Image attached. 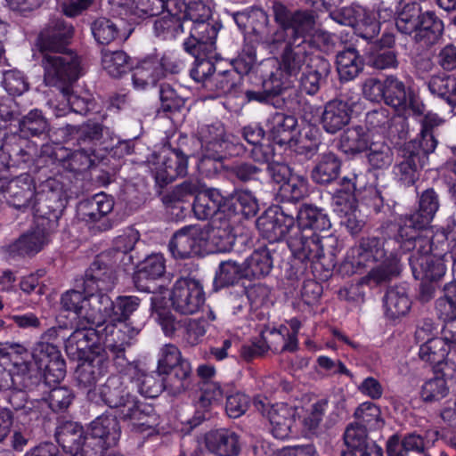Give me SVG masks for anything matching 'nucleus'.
I'll return each mask as SVG.
<instances>
[{
	"label": "nucleus",
	"mask_w": 456,
	"mask_h": 456,
	"mask_svg": "<svg viewBox=\"0 0 456 456\" xmlns=\"http://www.w3.org/2000/svg\"><path fill=\"white\" fill-rule=\"evenodd\" d=\"M272 12L278 28L261 36L260 42L271 50L283 46L279 69L289 77H297L315 56L312 53V41L307 38L315 26L314 13L310 10L293 11L278 1L273 2Z\"/></svg>",
	"instance_id": "obj_1"
},
{
	"label": "nucleus",
	"mask_w": 456,
	"mask_h": 456,
	"mask_svg": "<svg viewBox=\"0 0 456 456\" xmlns=\"http://www.w3.org/2000/svg\"><path fill=\"white\" fill-rule=\"evenodd\" d=\"M73 32L71 25L62 19H54L41 31L37 40V46L43 56L44 83L62 92L78 77V58L67 49Z\"/></svg>",
	"instance_id": "obj_2"
},
{
	"label": "nucleus",
	"mask_w": 456,
	"mask_h": 456,
	"mask_svg": "<svg viewBox=\"0 0 456 456\" xmlns=\"http://www.w3.org/2000/svg\"><path fill=\"white\" fill-rule=\"evenodd\" d=\"M399 241L403 252H411L409 264L416 280L438 281L445 275L446 238L444 233Z\"/></svg>",
	"instance_id": "obj_3"
},
{
	"label": "nucleus",
	"mask_w": 456,
	"mask_h": 456,
	"mask_svg": "<svg viewBox=\"0 0 456 456\" xmlns=\"http://www.w3.org/2000/svg\"><path fill=\"white\" fill-rule=\"evenodd\" d=\"M140 305L141 299L135 296H118L113 300L112 322L124 324L120 328L112 327L110 334L106 338V349L111 354L113 364L119 372L124 371L129 364L126 349L141 331L140 327L127 323Z\"/></svg>",
	"instance_id": "obj_4"
},
{
	"label": "nucleus",
	"mask_w": 456,
	"mask_h": 456,
	"mask_svg": "<svg viewBox=\"0 0 456 456\" xmlns=\"http://www.w3.org/2000/svg\"><path fill=\"white\" fill-rule=\"evenodd\" d=\"M0 366L10 367L15 390L39 391L42 376L30 359V354L21 345L5 343L0 347Z\"/></svg>",
	"instance_id": "obj_5"
},
{
	"label": "nucleus",
	"mask_w": 456,
	"mask_h": 456,
	"mask_svg": "<svg viewBox=\"0 0 456 456\" xmlns=\"http://www.w3.org/2000/svg\"><path fill=\"white\" fill-rule=\"evenodd\" d=\"M440 207L439 197L434 189L425 190L419 198V208L400 218L397 240L430 237L428 228Z\"/></svg>",
	"instance_id": "obj_6"
},
{
	"label": "nucleus",
	"mask_w": 456,
	"mask_h": 456,
	"mask_svg": "<svg viewBox=\"0 0 456 456\" xmlns=\"http://www.w3.org/2000/svg\"><path fill=\"white\" fill-rule=\"evenodd\" d=\"M397 233L394 238L383 240L378 237H362L346 253L345 265H350L353 273L360 272L371 264L379 262L393 250L402 251Z\"/></svg>",
	"instance_id": "obj_7"
},
{
	"label": "nucleus",
	"mask_w": 456,
	"mask_h": 456,
	"mask_svg": "<svg viewBox=\"0 0 456 456\" xmlns=\"http://www.w3.org/2000/svg\"><path fill=\"white\" fill-rule=\"evenodd\" d=\"M120 434L116 417L100 416L92 421L78 453L81 456H102L107 448L117 444Z\"/></svg>",
	"instance_id": "obj_8"
},
{
	"label": "nucleus",
	"mask_w": 456,
	"mask_h": 456,
	"mask_svg": "<svg viewBox=\"0 0 456 456\" xmlns=\"http://www.w3.org/2000/svg\"><path fill=\"white\" fill-rule=\"evenodd\" d=\"M68 201L62 183L55 178H48L40 185L37 194L36 216L42 217L40 224L59 227V219Z\"/></svg>",
	"instance_id": "obj_9"
},
{
	"label": "nucleus",
	"mask_w": 456,
	"mask_h": 456,
	"mask_svg": "<svg viewBox=\"0 0 456 456\" xmlns=\"http://www.w3.org/2000/svg\"><path fill=\"white\" fill-rule=\"evenodd\" d=\"M431 153L426 151L418 142H406L401 149L399 159L393 169L397 182L407 187L414 185Z\"/></svg>",
	"instance_id": "obj_10"
},
{
	"label": "nucleus",
	"mask_w": 456,
	"mask_h": 456,
	"mask_svg": "<svg viewBox=\"0 0 456 456\" xmlns=\"http://www.w3.org/2000/svg\"><path fill=\"white\" fill-rule=\"evenodd\" d=\"M294 401H255V407L266 417L272 426L271 432L277 439H286L292 434Z\"/></svg>",
	"instance_id": "obj_11"
},
{
	"label": "nucleus",
	"mask_w": 456,
	"mask_h": 456,
	"mask_svg": "<svg viewBox=\"0 0 456 456\" xmlns=\"http://www.w3.org/2000/svg\"><path fill=\"white\" fill-rule=\"evenodd\" d=\"M152 158V172L157 183L161 185H167L187 174L188 157L180 149H163Z\"/></svg>",
	"instance_id": "obj_12"
},
{
	"label": "nucleus",
	"mask_w": 456,
	"mask_h": 456,
	"mask_svg": "<svg viewBox=\"0 0 456 456\" xmlns=\"http://www.w3.org/2000/svg\"><path fill=\"white\" fill-rule=\"evenodd\" d=\"M170 301L173 309L182 314H196L205 302L203 287L196 280L181 278L173 286Z\"/></svg>",
	"instance_id": "obj_13"
},
{
	"label": "nucleus",
	"mask_w": 456,
	"mask_h": 456,
	"mask_svg": "<svg viewBox=\"0 0 456 456\" xmlns=\"http://www.w3.org/2000/svg\"><path fill=\"white\" fill-rule=\"evenodd\" d=\"M205 233L200 224L186 225L172 236L168 243L175 258L185 259L206 253Z\"/></svg>",
	"instance_id": "obj_14"
},
{
	"label": "nucleus",
	"mask_w": 456,
	"mask_h": 456,
	"mask_svg": "<svg viewBox=\"0 0 456 456\" xmlns=\"http://www.w3.org/2000/svg\"><path fill=\"white\" fill-rule=\"evenodd\" d=\"M365 131L376 139H384L385 136H395L404 139L407 135L406 120L400 116L391 117L386 108L367 112L365 117Z\"/></svg>",
	"instance_id": "obj_15"
},
{
	"label": "nucleus",
	"mask_w": 456,
	"mask_h": 456,
	"mask_svg": "<svg viewBox=\"0 0 456 456\" xmlns=\"http://www.w3.org/2000/svg\"><path fill=\"white\" fill-rule=\"evenodd\" d=\"M198 140L201 151H208L212 158L224 159L226 152L232 154V147L239 148L237 153L242 149V145L235 143L233 137L225 133L224 126L220 122L209 125H202L198 130Z\"/></svg>",
	"instance_id": "obj_16"
},
{
	"label": "nucleus",
	"mask_w": 456,
	"mask_h": 456,
	"mask_svg": "<svg viewBox=\"0 0 456 456\" xmlns=\"http://www.w3.org/2000/svg\"><path fill=\"white\" fill-rule=\"evenodd\" d=\"M287 244L293 256L301 262H315L324 256L321 237L311 229L295 227Z\"/></svg>",
	"instance_id": "obj_17"
},
{
	"label": "nucleus",
	"mask_w": 456,
	"mask_h": 456,
	"mask_svg": "<svg viewBox=\"0 0 456 456\" xmlns=\"http://www.w3.org/2000/svg\"><path fill=\"white\" fill-rule=\"evenodd\" d=\"M232 217L219 213L209 224L201 225L205 233V249L209 252H224L231 248L234 242Z\"/></svg>",
	"instance_id": "obj_18"
},
{
	"label": "nucleus",
	"mask_w": 456,
	"mask_h": 456,
	"mask_svg": "<svg viewBox=\"0 0 456 456\" xmlns=\"http://www.w3.org/2000/svg\"><path fill=\"white\" fill-rule=\"evenodd\" d=\"M35 216V226L8 247L10 256H25L37 254L50 241L51 235L57 231L58 227L52 229L48 224L44 223V225H41L40 222L43 218Z\"/></svg>",
	"instance_id": "obj_19"
},
{
	"label": "nucleus",
	"mask_w": 456,
	"mask_h": 456,
	"mask_svg": "<svg viewBox=\"0 0 456 456\" xmlns=\"http://www.w3.org/2000/svg\"><path fill=\"white\" fill-rule=\"evenodd\" d=\"M256 226L262 236L270 242L280 241L289 237L295 226V217L284 212L282 208L279 211H267L257 218Z\"/></svg>",
	"instance_id": "obj_20"
},
{
	"label": "nucleus",
	"mask_w": 456,
	"mask_h": 456,
	"mask_svg": "<svg viewBox=\"0 0 456 456\" xmlns=\"http://www.w3.org/2000/svg\"><path fill=\"white\" fill-rule=\"evenodd\" d=\"M4 194L7 202L15 208H31L36 212L37 193L30 175L25 173L12 179L6 185Z\"/></svg>",
	"instance_id": "obj_21"
},
{
	"label": "nucleus",
	"mask_w": 456,
	"mask_h": 456,
	"mask_svg": "<svg viewBox=\"0 0 456 456\" xmlns=\"http://www.w3.org/2000/svg\"><path fill=\"white\" fill-rule=\"evenodd\" d=\"M97 334L94 329H77L65 342L68 356L75 361L86 359L93 354H111L106 348L96 346ZM112 357V355H110Z\"/></svg>",
	"instance_id": "obj_22"
},
{
	"label": "nucleus",
	"mask_w": 456,
	"mask_h": 456,
	"mask_svg": "<svg viewBox=\"0 0 456 456\" xmlns=\"http://www.w3.org/2000/svg\"><path fill=\"white\" fill-rule=\"evenodd\" d=\"M219 28L208 21L191 24L190 36L183 42V49L190 54L211 55L216 50Z\"/></svg>",
	"instance_id": "obj_23"
},
{
	"label": "nucleus",
	"mask_w": 456,
	"mask_h": 456,
	"mask_svg": "<svg viewBox=\"0 0 456 456\" xmlns=\"http://www.w3.org/2000/svg\"><path fill=\"white\" fill-rule=\"evenodd\" d=\"M117 281L112 266L109 265L102 256H97L86 269L82 289L84 292L111 291Z\"/></svg>",
	"instance_id": "obj_24"
},
{
	"label": "nucleus",
	"mask_w": 456,
	"mask_h": 456,
	"mask_svg": "<svg viewBox=\"0 0 456 456\" xmlns=\"http://www.w3.org/2000/svg\"><path fill=\"white\" fill-rule=\"evenodd\" d=\"M110 406L118 408V416L128 420L133 431L147 434L152 432V424L150 421L153 411L151 405L143 401H124L120 405L110 403Z\"/></svg>",
	"instance_id": "obj_25"
},
{
	"label": "nucleus",
	"mask_w": 456,
	"mask_h": 456,
	"mask_svg": "<svg viewBox=\"0 0 456 456\" xmlns=\"http://www.w3.org/2000/svg\"><path fill=\"white\" fill-rule=\"evenodd\" d=\"M330 71V61L321 55H315L307 67L301 71L302 75L299 78L301 92L315 95L327 84Z\"/></svg>",
	"instance_id": "obj_26"
},
{
	"label": "nucleus",
	"mask_w": 456,
	"mask_h": 456,
	"mask_svg": "<svg viewBox=\"0 0 456 456\" xmlns=\"http://www.w3.org/2000/svg\"><path fill=\"white\" fill-rule=\"evenodd\" d=\"M165 61L166 59L159 61L154 56L142 60L133 71L134 86L137 89H145L150 86H154L164 75V69H169L172 73L177 72L178 65L169 69Z\"/></svg>",
	"instance_id": "obj_27"
},
{
	"label": "nucleus",
	"mask_w": 456,
	"mask_h": 456,
	"mask_svg": "<svg viewBox=\"0 0 456 456\" xmlns=\"http://www.w3.org/2000/svg\"><path fill=\"white\" fill-rule=\"evenodd\" d=\"M192 209L199 220L214 218L219 213L228 215L227 198H224L217 189H207L195 196Z\"/></svg>",
	"instance_id": "obj_28"
},
{
	"label": "nucleus",
	"mask_w": 456,
	"mask_h": 456,
	"mask_svg": "<svg viewBox=\"0 0 456 456\" xmlns=\"http://www.w3.org/2000/svg\"><path fill=\"white\" fill-rule=\"evenodd\" d=\"M110 291L84 292L86 294L84 320L92 325L100 326L107 320L112 322L113 300L108 295Z\"/></svg>",
	"instance_id": "obj_29"
},
{
	"label": "nucleus",
	"mask_w": 456,
	"mask_h": 456,
	"mask_svg": "<svg viewBox=\"0 0 456 456\" xmlns=\"http://www.w3.org/2000/svg\"><path fill=\"white\" fill-rule=\"evenodd\" d=\"M207 449L216 456H238L240 452V437L232 430L219 428L205 436Z\"/></svg>",
	"instance_id": "obj_30"
},
{
	"label": "nucleus",
	"mask_w": 456,
	"mask_h": 456,
	"mask_svg": "<svg viewBox=\"0 0 456 456\" xmlns=\"http://www.w3.org/2000/svg\"><path fill=\"white\" fill-rule=\"evenodd\" d=\"M351 113L352 109L346 102L339 99L329 101L321 117L322 128L330 134H336L349 124Z\"/></svg>",
	"instance_id": "obj_31"
},
{
	"label": "nucleus",
	"mask_w": 456,
	"mask_h": 456,
	"mask_svg": "<svg viewBox=\"0 0 456 456\" xmlns=\"http://www.w3.org/2000/svg\"><path fill=\"white\" fill-rule=\"evenodd\" d=\"M3 148L7 151L12 166L28 167L38 157L37 145L21 135L11 136Z\"/></svg>",
	"instance_id": "obj_32"
},
{
	"label": "nucleus",
	"mask_w": 456,
	"mask_h": 456,
	"mask_svg": "<svg viewBox=\"0 0 456 456\" xmlns=\"http://www.w3.org/2000/svg\"><path fill=\"white\" fill-rule=\"evenodd\" d=\"M110 354H100L77 361L79 363L76 369V377L79 384L91 387L101 377L104 376L110 367Z\"/></svg>",
	"instance_id": "obj_33"
},
{
	"label": "nucleus",
	"mask_w": 456,
	"mask_h": 456,
	"mask_svg": "<svg viewBox=\"0 0 456 456\" xmlns=\"http://www.w3.org/2000/svg\"><path fill=\"white\" fill-rule=\"evenodd\" d=\"M295 404L294 423H298L305 433L314 431L322 419L327 401H299Z\"/></svg>",
	"instance_id": "obj_34"
},
{
	"label": "nucleus",
	"mask_w": 456,
	"mask_h": 456,
	"mask_svg": "<svg viewBox=\"0 0 456 456\" xmlns=\"http://www.w3.org/2000/svg\"><path fill=\"white\" fill-rule=\"evenodd\" d=\"M242 78L234 70H224L216 73L211 81H207L205 90L209 97L216 98L222 95L238 97L241 92Z\"/></svg>",
	"instance_id": "obj_35"
},
{
	"label": "nucleus",
	"mask_w": 456,
	"mask_h": 456,
	"mask_svg": "<svg viewBox=\"0 0 456 456\" xmlns=\"http://www.w3.org/2000/svg\"><path fill=\"white\" fill-rule=\"evenodd\" d=\"M166 260L162 254H151L144 258L138 265L134 276V282L138 290L151 292L148 285L142 284L144 280L154 281L164 275Z\"/></svg>",
	"instance_id": "obj_36"
},
{
	"label": "nucleus",
	"mask_w": 456,
	"mask_h": 456,
	"mask_svg": "<svg viewBox=\"0 0 456 456\" xmlns=\"http://www.w3.org/2000/svg\"><path fill=\"white\" fill-rule=\"evenodd\" d=\"M165 12L154 21V35L162 40L175 39L183 33L185 22L174 5H169Z\"/></svg>",
	"instance_id": "obj_37"
},
{
	"label": "nucleus",
	"mask_w": 456,
	"mask_h": 456,
	"mask_svg": "<svg viewBox=\"0 0 456 456\" xmlns=\"http://www.w3.org/2000/svg\"><path fill=\"white\" fill-rule=\"evenodd\" d=\"M113 198L101 192L81 202L79 211L86 222L96 223L106 217L113 210Z\"/></svg>",
	"instance_id": "obj_38"
},
{
	"label": "nucleus",
	"mask_w": 456,
	"mask_h": 456,
	"mask_svg": "<svg viewBox=\"0 0 456 456\" xmlns=\"http://www.w3.org/2000/svg\"><path fill=\"white\" fill-rule=\"evenodd\" d=\"M444 33V23L435 12H422L418 29L414 33V40L423 42L426 45L436 44Z\"/></svg>",
	"instance_id": "obj_39"
},
{
	"label": "nucleus",
	"mask_w": 456,
	"mask_h": 456,
	"mask_svg": "<svg viewBox=\"0 0 456 456\" xmlns=\"http://www.w3.org/2000/svg\"><path fill=\"white\" fill-rule=\"evenodd\" d=\"M383 302L385 314L391 320L406 315L411 305L407 289L403 286L389 288L384 296Z\"/></svg>",
	"instance_id": "obj_40"
},
{
	"label": "nucleus",
	"mask_w": 456,
	"mask_h": 456,
	"mask_svg": "<svg viewBox=\"0 0 456 456\" xmlns=\"http://www.w3.org/2000/svg\"><path fill=\"white\" fill-rule=\"evenodd\" d=\"M55 436L63 450L72 455L78 454L85 437L83 427L73 421L61 423L57 427Z\"/></svg>",
	"instance_id": "obj_41"
},
{
	"label": "nucleus",
	"mask_w": 456,
	"mask_h": 456,
	"mask_svg": "<svg viewBox=\"0 0 456 456\" xmlns=\"http://www.w3.org/2000/svg\"><path fill=\"white\" fill-rule=\"evenodd\" d=\"M295 226L300 229L308 228L317 232L329 230L331 224L323 209L305 204L297 212V224H295Z\"/></svg>",
	"instance_id": "obj_42"
},
{
	"label": "nucleus",
	"mask_w": 456,
	"mask_h": 456,
	"mask_svg": "<svg viewBox=\"0 0 456 456\" xmlns=\"http://www.w3.org/2000/svg\"><path fill=\"white\" fill-rule=\"evenodd\" d=\"M372 137L363 126H351L340 135L339 149L348 155L362 153L367 151Z\"/></svg>",
	"instance_id": "obj_43"
},
{
	"label": "nucleus",
	"mask_w": 456,
	"mask_h": 456,
	"mask_svg": "<svg viewBox=\"0 0 456 456\" xmlns=\"http://www.w3.org/2000/svg\"><path fill=\"white\" fill-rule=\"evenodd\" d=\"M337 70L340 81L354 80L362 71L364 62L355 48L349 47L337 54Z\"/></svg>",
	"instance_id": "obj_44"
},
{
	"label": "nucleus",
	"mask_w": 456,
	"mask_h": 456,
	"mask_svg": "<svg viewBox=\"0 0 456 456\" xmlns=\"http://www.w3.org/2000/svg\"><path fill=\"white\" fill-rule=\"evenodd\" d=\"M341 161L333 152L320 155L315 167L312 170V179L319 184H328L336 180L339 175Z\"/></svg>",
	"instance_id": "obj_45"
},
{
	"label": "nucleus",
	"mask_w": 456,
	"mask_h": 456,
	"mask_svg": "<svg viewBox=\"0 0 456 456\" xmlns=\"http://www.w3.org/2000/svg\"><path fill=\"white\" fill-rule=\"evenodd\" d=\"M228 216L238 213L244 216H254L258 211V201L253 192L248 189L235 190L227 197Z\"/></svg>",
	"instance_id": "obj_46"
},
{
	"label": "nucleus",
	"mask_w": 456,
	"mask_h": 456,
	"mask_svg": "<svg viewBox=\"0 0 456 456\" xmlns=\"http://www.w3.org/2000/svg\"><path fill=\"white\" fill-rule=\"evenodd\" d=\"M380 265L372 268L369 273L362 278V282L367 284L379 285L388 281L400 272L398 252L395 248L389 253V256L379 261Z\"/></svg>",
	"instance_id": "obj_47"
},
{
	"label": "nucleus",
	"mask_w": 456,
	"mask_h": 456,
	"mask_svg": "<svg viewBox=\"0 0 456 456\" xmlns=\"http://www.w3.org/2000/svg\"><path fill=\"white\" fill-rule=\"evenodd\" d=\"M243 265L246 279H259L270 273L273 262L270 250L266 248H260L253 251Z\"/></svg>",
	"instance_id": "obj_48"
},
{
	"label": "nucleus",
	"mask_w": 456,
	"mask_h": 456,
	"mask_svg": "<svg viewBox=\"0 0 456 456\" xmlns=\"http://www.w3.org/2000/svg\"><path fill=\"white\" fill-rule=\"evenodd\" d=\"M384 102L396 110H404L412 93L397 77L390 75L385 79Z\"/></svg>",
	"instance_id": "obj_49"
},
{
	"label": "nucleus",
	"mask_w": 456,
	"mask_h": 456,
	"mask_svg": "<svg viewBox=\"0 0 456 456\" xmlns=\"http://www.w3.org/2000/svg\"><path fill=\"white\" fill-rule=\"evenodd\" d=\"M289 81H282L276 74H272L267 80L264 81L263 92L248 90L246 91L245 95L248 102L257 101L275 105V102H273L274 97L280 95L283 90L289 88Z\"/></svg>",
	"instance_id": "obj_50"
},
{
	"label": "nucleus",
	"mask_w": 456,
	"mask_h": 456,
	"mask_svg": "<svg viewBox=\"0 0 456 456\" xmlns=\"http://www.w3.org/2000/svg\"><path fill=\"white\" fill-rule=\"evenodd\" d=\"M102 65L112 77H120L132 69L130 57L121 50H102Z\"/></svg>",
	"instance_id": "obj_51"
},
{
	"label": "nucleus",
	"mask_w": 456,
	"mask_h": 456,
	"mask_svg": "<svg viewBox=\"0 0 456 456\" xmlns=\"http://www.w3.org/2000/svg\"><path fill=\"white\" fill-rule=\"evenodd\" d=\"M421 129L419 134L411 142H418L426 151L434 152L437 146V140L434 134V129L443 123V119L437 114L428 112L419 120Z\"/></svg>",
	"instance_id": "obj_52"
},
{
	"label": "nucleus",
	"mask_w": 456,
	"mask_h": 456,
	"mask_svg": "<svg viewBox=\"0 0 456 456\" xmlns=\"http://www.w3.org/2000/svg\"><path fill=\"white\" fill-rule=\"evenodd\" d=\"M367 151L368 163L374 169L387 168L394 161L393 150L384 139L372 137Z\"/></svg>",
	"instance_id": "obj_53"
},
{
	"label": "nucleus",
	"mask_w": 456,
	"mask_h": 456,
	"mask_svg": "<svg viewBox=\"0 0 456 456\" xmlns=\"http://www.w3.org/2000/svg\"><path fill=\"white\" fill-rule=\"evenodd\" d=\"M177 0H130V13L139 19L158 16L169 5H176Z\"/></svg>",
	"instance_id": "obj_54"
},
{
	"label": "nucleus",
	"mask_w": 456,
	"mask_h": 456,
	"mask_svg": "<svg viewBox=\"0 0 456 456\" xmlns=\"http://www.w3.org/2000/svg\"><path fill=\"white\" fill-rule=\"evenodd\" d=\"M297 125V121L295 117L276 112L269 120V130L273 140L279 144H283L290 139L289 134Z\"/></svg>",
	"instance_id": "obj_55"
},
{
	"label": "nucleus",
	"mask_w": 456,
	"mask_h": 456,
	"mask_svg": "<svg viewBox=\"0 0 456 456\" xmlns=\"http://www.w3.org/2000/svg\"><path fill=\"white\" fill-rule=\"evenodd\" d=\"M422 9L418 3L405 4L395 20L397 30L404 35H411L418 29Z\"/></svg>",
	"instance_id": "obj_56"
},
{
	"label": "nucleus",
	"mask_w": 456,
	"mask_h": 456,
	"mask_svg": "<svg viewBox=\"0 0 456 456\" xmlns=\"http://www.w3.org/2000/svg\"><path fill=\"white\" fill-rule=\"evenodd\" d=\"M191 371V365L188 361L180 362V364L173 367L167 374L163 380V386L169 393L175 396L185 389L186 380Z\"/></svg>",
	"instance_id": "obj_57"
},
{
	"label": "nucleus",
	"mask_w": 456,
	"mask_h": 456,
	"mask_svg": "<svg viewBox=\"0 0 456 456\" xmlns=\"http://www.w3.org/2000/svg\"><path fill=\"white\" fill-rule=\"evenodd\" d=\"M436 309L444 322L456 320V281L444 285V296L436 300Z\"/></svg>",
	"instance_id": "obj_58"
},
{
	"label": "nucleus",
	"mask_w": 456,
	"mask_h": 456,
	"mask_svg": "<svg viewBox=\"0 0 456 456\" xmlns=\"http://www.w3.org/2000/svg\"><path fill=\"white\" fill-rule=\"evenodd\" d=\"M91 30L95 41L103 45H110L120 37L118 24L105 17L96 19L91 25Z\"/></svg>",
	"instance_id": "obj_59"
},
{
	"label": "nucleus",
	"mask_w": 456,
	"mask_h": 456,
	"mask_svg": "<svg viewBox=\"0 0 456 456\" xmlns=\"http://www.w3.org/2000/svg\"><path fill=\"white\" fill-rule=\"evenodd\" d=\"M48 122L39 110H32L19 121L21 137L37 136L48 131Z\"/></svg>",
	"instance_id": "obj_60"
},
{
	"label": "nucleus",
	"mask_w": 456,
	"mask_h": 456,
	"mask_svg": "<svg viewBox=\"0 0 456 456\" xmlns=\"http://www.w3.org/2000/svg\"><path fill=\"white\" fill-rule=\"evenodd\" d=\"M448 346L444 340L438 338H427V341L420 346L419 357L421 360L433 365H440L448 355Z\"/></svg>",
	"instance_id": "obj_61"
},
{
	"label": "nucleus",
	"mask_w": 456,
	"mask_h": 456,
	"mask_svg": "<svg viewBox=\"0 0 456 456\" xmlns=\"http://www.w3.org/2000/svg\"><path fill=\"white\" fill-rule=\"evenodd\" d=\"M174 7L178 9L179 12L183 9L182 18L184 22L191 21V24L208 21L212 15L211 8L201 0L191 1L187 4L177 0V4Z\"/></svg>",
	"instance_id": "obj_62"
},
{
	"label": "nucleus",
	"mask_w": 456,
	"mask_h": 456,
	"mask_svg": "<svg viewBox=\"0 0 456 456\" xmlns=\"http://www.w3.org/2000/svg\"><path fill=\"white\" fill-rule=\"evenodd\" d=\"M243 278L246 279L244 265L229 259L220 263L215 281L220 286L224 287L232 285Z\"/></svg>",
	"instance_id": "obj_63"
},
{
	"label": "nucleus",
	"mask_w": 456,
	"mask_h": 456,
	"mask_svg": "<svg viewBox=\"0 0 456 456\" xmlns=\"http://www.w3.org/2000/svg\"><path fill=\"white\" fill-rule=\"evenodd\" d=\"M281 196L289 201L297 202L308 194V182L303 175H293L281 185Z\"/></svg>",
	"instance_id": "obj_64"
}]
</instances>
